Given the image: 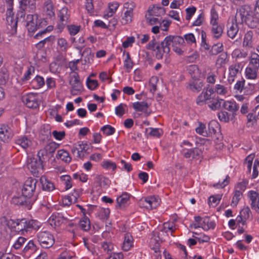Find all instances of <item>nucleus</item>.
I'll return each mask as SVG.
<instances>
[{"label": "nucleus", "mask_w": 259, "mask_h": 259, "mask_svg": "<svg viewBox=\"0 0 259 259\" xmlns=\"http://www.w3.org/2000/svg\"><path fill=\"white\" fill-rule=\"evenodd\" d=\"M240 19L241 22L245 24L252 29H255L259 33V15L249 14V11L245 7H241L236 13V19Z\"/></svg>", "instance_id": "nucleus-1"}, {"label": "nucleus", "mask_w": 259, "mask_h": 259, "mask_svg": "<svg viewBox=\"0 0 259 259\" xmlns=\"http://www.w3.org/2000/svg\"><path fill=\"white\" fill-rule=\"evenodd\" d=\"M37 239L40 245L44 248H49L55 243L54 235L48 231H41L37 233Z\"/></svg>", "instance_id": "nucleus-2"}, {"label": "nucleus", "mask_w": 259, "mask_h": 259, "mask_svg": "<svg viewBox=\"0 0 259 259\" xmlns=\"http://www.w3.org/2000/svg\"><path fill=\"white\" fill-rule=\"evenodd\" d=\"M9 5L6 13V20L7 23V29L11 34H15L17 32L16 21L13 20V12L12 6L13 0H6Z\"/></svg>", "instance_id": "nucleus-3"}, {"label": "nucleus", "mask_w": 259, "mask_h": 259, "mask_svg": "<svg viewBox=\"0 0 259 259\" xmlns=\"http://www.w3.org/2000/svg\"><path fill=\"white\" fill-rule=\"evenodd\" d=\"M37 181L35 179L29 178L24 183L22 189V193L23 196L30 198L34 194L36 190Z\"/></svg>", "instance_id": "nucleus-4"}, {"label": "nucleus", "mask_w": 259, "mask_h": 259, "mask_svg": "<svg viewBox=\"0 0 259 259\" xmlns=\"http://www.w3.org/2000/svg\"><path fill=\"white\" fill-rule=\"evenodd\" d=\"M69 83L71 87L70 92L72 95L75 96L79 95L82 92L83 86L77 73L74 72V74L71 75L69 80Z\"/></svg>", "instance_id": "nucleus-5"}, {"label": "nucleus", "mask_w": 259, "mask_h": 259, "mask_svg": "<svg viewBox=\"0 0 259 259\" xmlns=\"http://www.w3.org/2000/svg\"><path fill=\"white\" fill-rule=\"evenodd\" d=\"M42 162L41 159L35 156L30 157L28 161V168L32 174H38L42 170Z\"/></svg>", "instance_id": "nucleus-6"}, {"label": "nucleus", "mask_w": 259, "mask_h": 259, "mask_svg": "<svg viewBox=\"0 0 259 259\" xmlns=\"http://www.w3.org/2000/svg\"><path fill=\"white\" fill-rule=\"evenodd\" d=\"M89 145L82 142H78L74 144L71 148V152L77 158H83L88 153Z\"/></svg>", "instance_id": "nucleus-7"}, {"label": "nucleus", "mask_w": 259, "mask_h": 259, "mask_svg": "<svg viewBox=\"0 0 259 259\" xmlns=\"http://www.w3.org/2000/svg\"><path fill=\"white\" fill-rule=\"evenodd\" d=\"M242 23H243V22H241L240 18L239 20L236 19V15L235 19L232 20V23L231 24H229L228 25L227 35L228 37L234 39L236 36H238V38L240 39L242 35L241 32H239L238 24Z\"/></svg>", "instance_id": "nucleus-8"}, {"label": "nucleus", "mask_w": 259, "mask_h": 259, "mask_svg": "<svg viewBox=\"0 0 259 259\" xmlns=\"http://www.w3.org/2000/svg\"><path fill=\"white\" fill-rule=\"evenodd\" d=\"M22 101L29 108L35 109L38 107L39 103L36 94L29 93L22 97Z\"/></svg>", "instance_id": "nucleus-9"}, {"label": "nucleus", "mask_w": 259, "mask_h": 259, "mask_svg": "<svg viewBox=\"0 0 259 259\" xmlns=\"http://www.w3.org/2000/svg\"><path fill=\"white\" fill-rule=\"evenodd\" d=\"M159 199L155 196H149L141 200L143 206L147 209L156 208L159 205Z\"/></svg>", "instance_id": "nucleus-10"}, {"label": "nucleus", "mask_w": 259, "mask_h": 259, "mask_svg": "<svg viewBox=\"0 0 259 259\" xmlns=\"http://www.w3.org/2000/svg\"><path fill=\"white\" fill-rule=\"evenodd\" d=\"M67 218L62 213H53L49 219L48 222L54 228L60 226L63 224Z\"/></svg>", "instance_id": "nucleus-11"}, {"label": "nucleus", "mask_w": 259, "mask_h": 259, "mask_svg": "<svg viewBox=\"0 0 259 259\" xmlns=\"http://www.w3.org/2000/svg\"><path fill=\"white\" fill-rule=\"evenodd\" d=\"M183 155L186 158L199 159L202 157V152L197 148L183 150Z\"/></svg>", "instance_id": "nucleus-12"}, {"label": "nucleus", "mask_w": 259, "mask_h": 259, "mask_svg": "<svg viewBox=\"0 0 259 259\" xmlns=\"http://www.w3.org/2000/svg\"><path fill=\"white\" fill-rule=\"evenodd\" d=\"M59 17L60 18V23L58 25L59 29H63L64 26L69 21L70 14L68 13V10L66 7L63 8L59 12Z\"/></svg>", "instance_id": "nucleus-13"}, {"label": "nucleus", "mask_w": 259, "mask_h": 259, "mask_svg": "<svg viewBox=\"0 0 259 259\" xmlns=\"http://www.w3.org/2000/svg\"><path fill=\"white\" fill-rule=\"evenodd\" d=\"M13 136L11 129L6 125H0V140L8 142Z\"/></svg>", "instance_id": "nucleus-14"}, {"label": "nucleus", "mask_w": 259, "mask_h": 259, "mask_svg": "<svg viewBox=\"0 0 259 259\" xmlns=\"http://www.w3.org/2000/svg\"><path fill=\"white\" fill-rule=\"evenodd\" d=\"M247 196L251 201V208L259 213V193H257L256 191L251 190L248 192Z\"/></svg>", "instance_id": "nucleus-15"}, {"label": "nucleus", "mask_w": 259, "mask_h": 259, "mask_svg": "<svg viewBox=\"0 0 259 259\" xmlns=\"http://www.w3.org/2000/svg\"><path fill=\"white\" fill-rule=\"evenodd\" d=\"M11 223L12 227L15 229V231L21 232L22 234L25 232L26 219L11 220L9 223Z\"/></svg>", "instance_id": "nucleus-16"}, {"label": "nucleus", "mask_w": 259, "mask_h": 259, "mask_svg": "<svg viewBox=\"0 0 259 259\" xmlns=\"http://www.w3.org/2000/svg\"><path fill=\"white\" fill-rule=\"evenodd\" d=\"M26 26L29 32H35L37 28L36 16L32 15H27Z\"/></svg>", "instance_id": "nucleus-17"}, {"label": "nucleus", "mask_w": 259, "mask_h": 259, "mask_svg": "<svg viewBox=\"0 0 259 259\" xmlns=\"http://www.w3.org/2000/svg\"><path fill=\"white\" fill-rule=\"evenodd\" d=\"M223 107L230 111L232 116H234L236 112L239 109V106L235 101L224 100Z\"/></svg>", "instance_id": "nucleus-18"}, {"label": "nucleus", "mask_w": 259, "mask_h": 259, "mask_svg": "<svg viewBox=\"0 0 259 259\" xmlns=\"http://www.w3.org/2000/svg\"><path fill=\"white\" fill-rule=\"evenodd\" d=\"M239 69L240 66L237 64L232 65L229 67V73L227 80L230 84H231L234 81L237 74L239 72Z\"/></svg>", "instance_id": "nucleus-19"}, {"label": "nucleus", "mask_w": 259, "mask_h": 259, "mask_svg": "<svg viewBox=\"0 0 259 259\" xmlns=\"http://www.w3.org/2000/svg\"><path fill=\"white\" fill-rule=\"evenodd\" d=\"M39 180L44 191L51 192L55 189V187L54 183L46 176H42Z\"/></svg>", "instance_id": "nucleus-20"}, {"label": "nucleus", "mask_w": 259, "mask_h": 259, "mask_svg": "<svg viewBox=\"0 0 259 259\" xmlns=\"http://www.w3.org/2000/svg\"><path fill=\"white\" fill-rule=\"evenodd\" d=\"M15 143L24 149H26L32 145L31 140L25 136L19 137L16 140Z\"/></svg>", "instance_id": "nucleus-21"}, {"label": "nucleus", "mask_w": 259, "mask_h": 259, "mask_svg": "<svg viewBox=\"0 0 259 259\" xmlns=\"http://www.w3.org/2000/svg\"><path fill=\"white\" fill-rule=\"evenodd\" d=\"M160 243L161 241L158 234L155 233L150 239V245L151 249H153L155 253L159 252Z\"/></svg>", "instance_id": "nucleus-22"}, {"label": "nucleus", "mask_w": 259, "mask_h": 259, "mask_svg": "<svg viewBox=\"0 0 259 259\" xmlns=\"http://www.w3.org/2000/svg\"><path fill=\"white\" fill-rule=\"evenodd\" d=\"M25 232H27L31 230H38L40 226V222L35 220H28L26 219Z\"/></svg>", "instance_id": "nucleus-23"}, {"label": "nucleus", "mask_w": 259, "mask_h": 259, "mask_svg": "<svg viewBox=\"0 0 259 259\" xmlns=\"http://www.w3.org/2000/svg\"><path fill=\"white\" fill-rule=\"evenodd\" d=\"M224 100L217 98H211L208 101L207 105L212 110H215L219 109L221 106H223Z\"/></svg>", "instance_id": "nucleus-24"}, {"label": "nucleus", "mask_w": 259, "mask_h": 259, "mask_svg": "<svg viewBox=\"0 0 259 259\" xmlns=\"http://www.w3.org/2000/svg\"><path fill=\"white\" fill-rule=\"evenodd\" d=\"M130 195L127 193H123L116 199L117 206L120 208L125 207L128 203Z\"/></svg>", "instance_id": "nucleus-25"}, {"label": "nucleus", "mask_w": 259, "mask_h": 259, "mask_svg": "<svg viewBox=\"0 0 259 259\" xmlns=\"http://www.w3.org/2000/svg\"><path fill=\"white\" fill-rule=\"evenodd\" d=\"M84 64H91L94 60V54L89 48H85L82 53Z\"/></svg>", "instance_id": "nucleus-26"}, {"label": "nucleus", "mask_w": 259, "mask_h": 259, "mask_svg": "<svg viewBox=\"0 0 259 259\" xmlns=\"http://www.w3.org/2000/svg\"><path fill=\"white\" fill-rule=\"evenodd\" d=\"M44 11L50 17L54 16V7L51 0H47L45 2Z\"/></svg>", "instance_id": "nucleus-27"}, {"label": "nucleus", "mask_w": 259, "mask_h": 259, "mask_svg": "<svg viewBox=\"0 0 259 259\" xmlns=\"http://www.w3.org/2000/svg\"><path fill=\"white\" fill-rule=\"evenodd\" d=\"M35 0H22L20 2V6L30 12L35 9Z\"/></svg>", "instance_id": "nucleus-28"}, {"label": "nucleus", "mask_w": 259, "mask_h": 259, "mask_svg": "<svg viewBox=\"0 0 259 259\" xmlns=\"http://www.w3.org/2000/svg\"><path fill=\"white\" fill-rule=\"evenodd\" d=\"M253 34V32L251 30L247 31L245 34L243 41L244 47L252 48Z\"/></svg>", "instance_id": "nucleus-29"}, {"label": "nucleus", "mask_w": 259, "mask_h": 259, "mask_svg": "<svg viewBox=\"0 0 259 259\" xmlns=\"http://www.w3.org/2000/svg\"><path fill=\"white\" fill-rule=\"evenodd\" d=\"M209 99H210V95H208L207 92H202L196 99V104L200 106L204 104H207Z\"/></svg>", "instance_id": "nucleus-30"}, {"label": "nucleus", "mask_w": 259, "mask_h": 259, "mask_svg": "<svg viewBox=\"0 0 259 259\" xmlns=\"http://www.w3.org/2000/svg\"><path fill=\"white\" fill-rule=\"evenodd\" d=\"M56 158L57 159H61L62 161L66 163H69L71 160V157L69 153L64 149H61L58 151Z\"/></svg>", "instance_id": "nucleus-31"}, {"label": "nucleus", "mask_w": 259, "mask_h": 259, "mask_svg": "<svg viewBox=\"0 0 259 259\" xmlns=\"http://www.w3.org/2000/svg\"><path fill=\"white\" fill-rule=\"evenodd\" d=\"M123 54L125 55L124 67L125 68L126 71L129 72L133 67L134 63L131 58L130 55L128 52H124Z\"/></svg>", "instance_id": "nucleus-32"}, {"label": "nucleus", "mask_w": 259, "mask_h": 259, "mask_svg": "<svg viewBox=\"0 0 259 259\" xmlns=\"http://www.w3.org/2000/svg\"><path fill=\"white\" fill-rule=\"evenodd\" d=\"M215 226V223L208 217L203 218L202 222L201 223V228H202L204 230H208L210 229H214Z\"/></svg>", "instance_id": "nucleus-33"}, {"label": "nucleus", "mask_w": 259, "mask_h": 259, "mask_svg": "<svg viewBox=\"0 0 259 259\" xmlns=\"http://www.w3.org/2000/svg\"><path fill=\"white\" fill-rule=\"evenodd\" d=\"M45 84V80L42 77L37 75L31 82V85L34 89L41 88Z\"/></svg>", "instance_id": "nucleus-34"}, {"label": "nucleus", "mask_w": 259, "mask_h": 259, "mask_svg": "<svg viewBox=\"0 0 259 259\" xmlns=\"http://www.w3.org/2000/svg\"><path fill=\"white\" fill-rule=\"evenodd\" d=\"M133 239L130 234H126L123 242L122 248L125 251H128L133 246Z\"/></svg>", "instance_id": "nucleus-35"}, {"label": "nucleus", "mask_w": 259, "mask_h": 259, "mask_svg": "<svg viewBox=\"0 0 259 259\" xmlns=\"http://www.w3.org/2000/svg\"><path fill=\"white\" fill-rule=\"evenodd\" d=\"M118 7L119 4L116 2L109 4V11L107 12L106 14H105L104 15V18H108L109 17H112L113 15V14L116 12Z\"/></svg>", "instance_id": "nucleus-36"}, {"label": "nucleus", "mask_w": 259, "mask_h": 259, "mask_svg": "<svg viewBox=\"0 0 259 259\" xmlns=\"http://www.w3.org/2000/svg\"><path fill=\"white\" fill-rule=\"evenodd\" d=\"M223 32V27L218 24H212L211 28V33L214 38L218 39L220 38Z\"/></svg>", "instance_id": "nucleus-37"}, {"label": "nucleus", "mask_w": 259, "mask_h": 259, "mask_svg": "<svg viewBox=\"0 0 259 259\" xmlns=\"http://www.w3.org/2000/svg\"><path fill=\"white\" fill-rule=\"evenodd\" d=\"M101 248L104 251L108 254H111L114 250V245L110 241H105L101 243Z\"/></svg>", "instance_id": "nucleus-38"}, {"label": "nucleus", "mask_w": 259, "mask_h": 259, "mask_svg": "<svg viewBox=\"0 0 259 259\" xmlns=\"http://www.w3.org/2000/svg\"><path fill=\"white\" fill-rule=\"evenodd\" d=\"M258 69L251 66L247 67L245 70V75L247 78L254 79L256 78Z\"/></svg>", "instance_id": "nucleus-39"}, {"label": "nucleus", "mask_w": 259, "mask_h": 259, "mask_svg": "<svg viewBox=\"0 0 259 259\" xmlns=\"http://www.w3.org/2000/svg\"><path fill=\"white\" fill-rule=\"evenodd\" d=\"M250 66L257 68H259V55L255 53H251L250 56L249 64Z\"/></svg>", "instance_id": "nucleus-40"}, {"label": "nucleus", "mask_w": 259, "mask_h": 259, "mask_svg": "<svg viewBox=\"0 0 259 259\" xmlns=\"http://www.w3.org/2000/svg\"><path fill=\"white\" fill-rule=\"evenodd\" d=\"M227 54L226 53H221L216 61V65L218 67L221 68L224 66L228 62L227 60Z\"/></svg>", "instance_id": "nucleus-41"}, {"label": "nucleus", "mask_w": 259, "mask_h": 259, "mask_svg": "<svg viewBox=\"0 0 259 259\" xmlns=\"http://www.w3.org/2000/svg\"><path fill=\"white\" fill-rule=\"evenodd\" d=\"M133 107L137 111H145L149 107V105L145 102H137L133 103Z\"/></svg>", "instance_id": "nucleus-42"}, {"label": "nucleus", "mask_w": 259, "mask_h": 259, "mask_svg": "<svg viewBox=\"0 0 259 259\" xmlns=\"http://www.w3.org/2000/svg\"><path fill=\"white\" fill-rule=\"evenodd\" d=\"M171 42H173L172 48L178 46H182L185 43L183 37L178 35H169Z\"/></svg>", "instance_id": "nucleus-43"}, {"label": "nucleus", "mask_w": 259, "mask_h": 259, "mask_svg": "<svg viewBox=\"0 0 259 259\" xmlns=\"http://www.w3.org/2000/svg\"><path fill=\"white\" fill-rule=\"evenodd\" d=\"M223 51V45L222 43H217L214 44L209 51V54L210 55H217L219 53H221Z\"/></svg>", "instance_id": "nucleus-44"}, {"label": "nucleus", "mask_w": 259, "mask_h": 259, "mask_svg": "<svg viewBox=\"0 0 259 259\" xmlns=\"http://www.w3.org/2000/svg\"><path fill=\"white\" fill-rule=\"evenodd\" d=\"M170 42H171V41L169 35L166 36L161 42V48H162L163 52L166 54H168L170 52V46H171Z\"/></svg>", "instance_id": "nucleus-45"}, {"label": "nucleus", "mask_w": 259, "mask_h": 259, "mask_svg": "<svg viewBox=\"0 0 259 259\" xmlns=\"http://www.w3.org/2000/svg\"><path fill=\"white\" fill-rule=\"evenodd\" d=\"M203 86V83L199 80H195L189 85V89L193 92H198L200 91Z\"/></svg>", "instance_id": "nucleus-46"}, {"label": "nucleus", "mask_w": 259, "mask_h": 259, "mask_svg": "<svg viewBox=\"0 0 259 259\" xmlns=\"http://www.w3.org/2000/svg\"><path fill=\"white\" fill-rule=\"evenodd\" d=\"M234 116H232L231 113H229L226 111H222L218 113V117L219 119L225 122H228L231 118Z\"/></svg>", "instance_id": "nucleus-47"}, {"label": "nucleus", "mask_w": 259, "mask_h": 259, "mask_svg": "<svg viewBox=\"0 0 259 259\" xmlns=\"http://www.w3.org/2000/svg\"><path fill=\"white\" fill-rule=\"evenodd\" d=\"M61 181L65 186L66 190H68L72 187L71 178L69 175H63L60 177Z\"/></svg>", "instance_id": "nucleus-48"}, {"label": "nucleus", "mask_w": 259, "mask_h": 259, "mask_svg": "<svg viewBox=\"0 0 259 259\" xmlns=\"http://www.w3.org/2000/svg\"><path fill=\"white\" fill-rule=\"evenodd\" d=\"M215 92L220 95H226L228 93V88L223 85L218 84L215 86Z\"/></svg>", "instance_id": "nucleus-49"}, {"label": "nucleus", "mask_w": 259, "mask_h": 259, "mask_svg": "<svg viewBox=\"0 0 259 259\" xmlns=\"http://www.w3.org/2000/svg\"><path fill=\"white\" fill-rule=\"evenodd\" d=\"M80 227L84 231H88L90 230V222L87 217L83 218L79 222Z\"/></svg>", "instance_id": "nucleus-50"}, {"label": "nucleus", "mask_w": 259, "mask_h": 259, "mask_svg": "<svg viewBox=\"0 0 259 259\" xmlns=\"http://www.w3.org/2000/svg\"><path fill=\"white\" fill-rule=\"evenodd\" d=\"M242 196V193L238 191H235L234 192V196L232 198V200L231 201V205L233 207H235L237 206L239 200L241 199Z\"/></svg>", "instance_id": "nucleus-51"}, {"label": "nucleus", "mask_w": 259, "mask_h": 259, "mask_svg": "<svg viewBox=\"0 0 259 259\" xmlns=\"http://www.w3.org/2000/svg\"><path fill=\"white\" fill-rule=\"evenodd\" d=\"M221 197L222 196L220 195H217L209 197L208 199L209 205L212 207H215L219 203L221 199Z\"/></svg>", "instance_id": "nucleus-52"}, {"label": "nucleus", "mask_w": 259, "mask_h": 259, "mask_svg": "<svg viewBox=\"0 0 259 259\" xmlns=\"http://www.w3.org/2000/svg\"><path fill=\"white\" fill-rule=\"evenodd\" d=\"M132 16H133V10L130 9L127 10L124 14V16L122 18L123 22L124 24H127L128 23H130L132 19Z\"/></svg>", "instance_id": "nucleus-53"}, {"label": "nucleus", "mask_w": 259, "mask_h": 259, "mask_svg": "<svg viewBox=\"0 0 259 259\" xmlns=\"http://www.w3.org/2000/svg\"><path fill=\"white\" fill-rule=\"evenodd\" d=\"M205 129V125L202 122H199L198 126L196 128L195 131L197 134L203 136H207V133Z\"/></svg>", "instance_id": "nucleus-54"}, {"label": "nucleus", "mask_w": 259, "mask_h": 259, "mask_svg": "<svg viewBox=\"0 0 259 259\" xmlns=\"http://www.w3.org/2000/svg\"><path fill=\"white\" fill-rule=\"evenodd\" d=\"M148 131H150V132L148 134L150 136L159 138L161 135L162 131L159 128L152 127L146 128V131L148 132Z\"/></svg>", "instance_id": "nucleus-55"}, {"label": "nucleus", "mask_w": 259, "mask_h": 259, "mask_svg": "<svg viewBox=\"0 0 259 259\" xmlns=\"http://www.w3.org/2000/svg\"><path fill=\"white\" fill-rule=\"evenodd\" d=\"M57 44L62 51L65 52L67 51L68 48V44L65 38H59L58 39Z\"/></svg>", "instance_id": "nucleus-56"}, {"label": "nucleus", "mask_w": 259, "mask_h": 259, "mask_svg": "<svg viewBox=\"0 0 259 259\" xmlns=\"http://www.w3.org/2000/svg\"><path fill=\"white\" fill-rule=\"evenodd\" d=\"M102 166L105 169H111L113 170H115L116 168V164L115 163L108 160L103 161L102 163Z\"/></svg>", "instance_id": "nucleus-57"}, {"label": "nucleus", "mask_w": 259, "mask_h": 259, "mask_svg": "<svg viewBox=\"0 0 259 259\" xmlns=\"http://www.w3.org/2000/svg\"><path fill=\"white\" fill-rule=\"evenodd\" d=\"M253 158H254L253 155H249L245 158V161L244 162V165H245L247 167V172L248 173L251 172L252 163V161H253Z\"/></svg>", "instance_id": "nucleus-58"}, {"label": "nucleus", "mask_w": 259, "mask_h": 259, "mask_svg": "<svg viewBox=\"0 0 259 259\" xmlns=\"http://www.w3.org/2000/svg\"><path fill=\"white\" fill-rule=\"evenodd\" d=\"M101 131H102L104 134L106 136L112 135L115 132V128L110 125H106L103 126L101 128Z\"/></svg>", "instance_id": "nucleus-59"}, {"label": "nucleus", "mask_w": 259, "mask_h": 259, "mask_svg": "<svg viewBox=\"0 0 259 259\" xmlns=\"http://www.w3.org/2000/svg\"><path fill=\"white\" fill-rule=\"evenodd\" d=\"M248 183V181L247 180H243L241 182L237 184L235 191L242 193L246 189Z\"/></svg>", "instance_id": "nucleus-60"}, {"label": "nucleus", "mask_w": 259, "mask_h": 259, "mask_svg": "<svg viewBox=\"0 0 259 259\" xmlns=\"http://www.w3.org/2000/svg\"><path fill=\"white\" fill-rule=\"evenodd\" d=\"M26 241V239L25 238L23 237H19L13 244V248L15 249H19L21 248Z\"/></svg>", "instance_id": "nucleus-61"}, {"label": "nucleus", "mask_w": 259, "mask_h": 259, "mask_svg": "<svg viewBox=\"0 0 259 259\" xmlns=\"http://www.w3.org/2000/svg\"><path fill=\"white\" fill-rule=\"evenodd\" d=\"M57 148V144L55 142L50 143L47 144L45 148L49 154H52L54 153Z\"/></svg>", "instance_id": "nucleus-62"}, {"label": "nucleus", "mask_w": 259, "mask_h": 259, "mask_svg": "<svg viewBox=\"0 0 259 259\" xmlns=\"http://www.w3.org/2000/svg\"><path fill=\"white\" fill-rule=\"evenodd\" d=\"M259 160L255 159L253 166V172L251 176L252 179L256 178L258 175Z\"/></svg>", "instance_id": "nucleus-63"}, {"label": "nucleus", "mask_w": 259, "mask_h": 259, "mask_svg": "<svg viewBox=\"0 0 259 259\" xmlns=\"http://www.w3.org/2000/svg\"><path fill=\"white\" fill-rule=\"evenodd\" d=\"M110 210L108 208H101L100 210L99 216L101 220L107 219L109 217Z\"/></svg>", "instance_id": "nucleus-64"}]
</instances>
